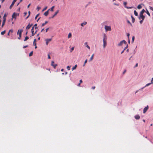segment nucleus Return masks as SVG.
<instances>
[{
  "instance_id": "f257e3e1",
  "label": "nucleus",
  "mask_w": 153,
  "mask_h": 153,
  "mask_svg": "<svg viewBox=\"0 0 153 153\" xmlns=\"http://www.w3.org/2000/svg\"><path fill=\"white\" fill-rule=\"evenodd\" d=\"M104 38L103 39V47L104 48H105L107 45V38L106 36V35L104 34Z\"/></svg>"
},
{
  "instance_id": "f03ea898",
  "label": "nucleus",
  "mask_w": 153,
  "mask_h": 153,
  "mask_svg": "<svg viewBox=\"0 0 153 153\" xmlns=\"http://www.w3.org/2000/svg\"><path fill=\"white\" fill-rule=\"evenodd\" d=\"M123 43L126 45L127 44V42L125 40H123L122 41H121L119 43L118 45V46H120L122 45Z\"/></svg>"
},
{
  "instance_id": "7ed1b4c3",
  "label": "nucleus",
  "mask_w": 153,
  "mask_h": 153,
  "mask_svg": "<svg viewBox=\"0 0 153 153\" xmlns=\"http://www.w3.org/2000/svg\"><path fill=\"white\" fill-rule=\"evenodd\" d=\"M105 28L106 31H111V27L110 26H107L106 25H105Z\"/></svg>"
},
{
  "instance_id": "20e7f679",
  "label": "nucleus",
  "mask_w": 153,
  "mask_h": 153,
  "mask_svg": "<svg viewBox=\"0 0 153 153\" xmlns=\"http://www.w3.org/2000/svg\"><path fill=\"white\" fill-rule=\"evenodd\" d=\"M22 31H23V30H18V31L17 32V34L18 35H19V36L20 37L19 39H20V38L21 37L22 33Z\"/></svg>"
},
{
  "instance_id": "39448f33",
  "label": "nucleus",
  "mask_w": 153,
  "mask_h": 153,
  "mask_svg": "<svg viewBox=\"0 0 153 153\" xmlns=\"http://www.w3.org/2000/svg\"><path fill=\"white\" fill-rule=\"evenodd\" d=\"M145 18V16L143 15V14H140V16L139 17V19H141L143 20H144Z\"/></svg>"
},
{
  "instance_id": "423d86ee",
  "label": "nucleus",
  "mask_w": 153,
  "mask_h": 153,
  "mask_svg": "<svg viewBox=\"0 0 153 153\" xmlns=\"http://www.w3.org/2000/svg\"><path fill=\"white\" fill-rule=\"evenodd\" d=\"M52 40L51 39H46L45 40V41L46 42V44L47 45L49 42H50Z\"/></svg>"
},
{
  "instance_id": "0eeeda50",
  "label": "nucleus",
  "mask_w": 153,
  "mask_h": 153,
  "mask_svg": "<svg viewBox=\"0 0 153 153\" xmlns=\"http://www.w3.org/2000/svg\"><path fill=\"white\" fill-rule=\"evenodd\" d=\"M149 108V106L147 105L146 107H145L143 109V113H145L147 111Z\"/></svg>"
},
{
  "instance_id": "6e6552de",
  "label": "nucleus",
  "mask_w": 153,
  "mask_h": 153,
  "mask_svg": "<svg viewBox=\"0 0 153 153\" xmlns=\"http://www.w3.org/2000/svg\"><path fill=\"white\" fill-rule=\"evenodd\" d=\"M34 28V27H32V29H31V33H32V36H34L35 34V33H34V31L33 30Z\"/></svg>"
},
{
  "instance_id": "1a4fd4ad",
  "label": "nucleus",
  "mask_w": 153,
  "mask_h": 153,
  "mask_svg": "<svg viewBox=\"0 0 153 153\" xmlns=\"http://www.w3.org/2000/svg\"><path fill=\"white\" fill-rule=\"evenodd\" d=\"M127 4V2H124L123 3L124 5L125 6V7L126 8H127V9H129V8H132V7H127L126 6Z\"/></svg>"
},
{
  "instance_id": "9d476101",
  "label": "nucleus",
  "mask_w": 153,
  "mask_h": 153,
  "mask_svg": "<svg viewBox=\"0 0 153 153\" xmlns=\"http://www.w3.org/2000/svg\"><path fill=\"white\" fill-rule=\"evenodd\" d=\"M33 25L32 24H29L27 26V27H26V29L27 30H28L29 29L30 27Z\"/></svg>"
},
{
  "instance_id": "9b49d317",
  "label": "nucleus",
  "mask_w": 153,
  "mask_h": 153,
  "mask_svg": "<svg viewBox=\"0 0 153 153\" xmlns=\"http://www.w3.org/2000/svg\"><path fill=\"white\" fill-rule=\"evenodd\" d=\"M59 10H57L55 13L52 16V17H51V18H53L55 16L59 13Z\"/></svg>"
},
{
  "instance_id": "f8f14e48",
  "label": "nucleus",
  "mask_w": 153,
  "mask_h": 153,
  "mask_svg": "<svg viewBox=\"0 0 153 153\" xmlns=\"http://www.w3.org/2000/svg\"><path fill=\"white\" fill-rule=\"evenodd\" d=\"M16 15L17 14L15 13H14L12 15V18L16 19Z\"/></svg>"
},
{
  "instance_id": "ddd939ff",
  "label": "nucleus",
  "mask_w": 153,
  "mask_h": 153,
  "mask_svg": "<svg viewBox=\"0 0 153 153\" xmlns=\"http://www.w3.org/2000/svg\"><path fill=\"white\" fill-rule=\"evenodd\" d=\"M50 10V9H48V11H46L44 13V15L45 16H47L48 15V13H48V11L49 10Z\"/></svg>"
},
{
  "instance_id": "4468645a",
  "label": "nucleus",
  "mask_w": 153,
  "mask_h": 153,
  "mask_svg": "<svg viewBox=\"0 0 153 153\" xmlns=\"http://www.w3.org/2000/svg\"><path fill=\"white\" fill-rule=\"evenodd\" d=\"M84 44L85 45V46L86 47L88 48L89 50L90 49V47L88 45V43L87 42H85Z\"/></svg>"
},
{
  "instance_id": "2eb2a0df",
  "label": "nucleus",
  "mask_w": 153,
  "mask_h": 153,
  "mask_svg": "<svg viewBox=\"0 0 153 153\" xmlns=\"http://www.w3.org/2000/svg\"><path fill=\"white\" fill-rule=\"evenodd\" d=\"M87 24V22H84L83 23L81 24V25L83 27L84 25H85Z\"/></svg>"
},
{
  "instance_id": "dca6fc26",
  "label": "nucleus",
  "mask_w": 153,
  "mask_h": 153,
  "mask_svg": "<svg viewBox=\"0 0 153 153\" xmlns=\"http://www.w3.org/2000/svg\"><path fill=\"white\" fill-rule=\"evenodd\" d=\"M135 118L137 120H138L140 118V116L138 115H136L135 116Z\"/></svg>"
},
{
  "instance_id": "f3484780",
  "label": "nucleus",
  "mask_w": 153,
  "mask_h": 153,
  "mask_svg": "<svg viewBox=\"0 0 153 153\" xmlns=\"http://www.w3.org/2000/svg\"><path fill=\"white\" fill-rule=\"evenodd\" d=\"M145 12H146L145 10L144 9H143L140 12V14H143V13Z\"/></svg>"
},
{
  "instance_id": "a211bd4d",
  "label": "nucleus",
  "mask_w": 153,
  "mask_h": 153,
  "mask_svg": "<svg viewBox=\"0 0 153 153\" xmlns=\"http://www.w3.org/2000/svg\"><path fill=\"white\" fill-rule=\"evenodd\" d=\"M15 3V2H14L13 1V2H12V4H11V5H10V9H11L12 8V7L14 5Z\"/></svg>"
},
{
  "instance_id": "6ab92c4d",
  "label": "nucleus",
  "mask_w": 153,
  "mask_h": 153,
  "mask_svg": "<svg viewBox=\"0 0 153 153\" xmlns=\"http://www.w3.org/2000/svg\"><path fill=\"white\" fill-rule=\"evenodd\" d=\"M94 55V54H93V55L91 56V57L90 58V60H89V61H90V62L93 59Z\"/></svg>"
},
{
  "instance_id": "aec40b11",
  "label": "nucleus",
  "mask_w": 153,
  "mask_h": 153,
  "mask_svg": "<svg viewBox=\"0 0 153 153\" xmlns=\"http://www.w3.org/2000/svg\"><path fill=\"white\" fill-rule=\"evenodd\" d=\"M71 37H72L71 34V33H70L68 34V38L69 39V38H71Z\"/></svg>"
},
{
  "instance_id": "412c9836",
  "label": "nucleus",
  "mask_w": 153,
  "mask_h": 153,
  "mask_svg": "<svg viewBox=\"0 0 153 153\" xmlns=\"http://www.w3.org/2000/svg\"><path fill=\"white\" fill-rule=\"evenodd\" d=\"M48 23V22L47 21H46L45 23H43L42 25V27L44 26L46 24Z\"/></svg>"
},
{
  "instance_id": "4be33fe9",
  "label": "nucleus",
  "mask_w": 153,
  "mask_h": 153,
  "mask_svg": "<svg viewBox=\"0 0 153 153\" xmlns=\"http://www.w3.org/2000/svg\"><path fill=\"white\" fill-rule=\"evenodd\" d=\"M5 22L6 20H5V19L4 20H3L2 25V27H3L4 25Z\"/></svg>"
},
{
  "instance_id": "5701e85b",
  "label": "nucleus",
  "mask_w": 153,
  "mask_h": 153,
  "mask_svg": "<svg viewBox=\"0 0 153 153\" xmlns=\"http://www.w3.org/2000/svg\"><path fill=\"white\" fill-rule=\"evenodd\" d=\"M134 13L136 16H137L138 15V13L135 10L134 11Z\"/></svg>"
},
{
  "instance_id": "b1692460",
  "label": "nucleus",
  "mask_w": 153,
  "mask_h": 153,
  "mask_svg": "<svg viewBox=\"0 0 153 153\" xmlns=\"http://www.w3.org/2000/svg\"><path fill=\"white\" fill-rule=\"evenodd\" d=\"M36 39H34V40L33 42V45H36Z\"/></svg>"
},
{
  "instance_id": "393cba45",
  "label": "nucleus",
  "mask_w": 153,
  "mask_h": 153,
  "mask_svg": "<svg viewBox=\"0 0 153 153\" xmlns=\"http://www.w3.org/2000/svg\"><path fill=\"white\" fill-rule=\"evenodd\" d=\"M77 67V65H76L73 68H72V70H75L76 68Z\"/></svg>"
},
{
  "instance_id": "a878e982",
  "label": "nucleus",
  "mask_w": 153,
  "mask_h": 153,
  "mask_svg": "<svg viewBox=\"0 0 153 153\" xmlns=\"http://www.w3.org/2000/svg\"><path fill=\"white\" fill-rule=\"evenodd\" d=\"M5 32H6V31H5V30H4V31H2L1 32V35H3L5 33Z\"/></svg>"
},
{
  "instance_id": "bb28decb",
  "label": "nucleus",
  "mask_w": 153,
  "mask_h": 153,
  "mask_svg": "<svg viewBox=\"0 0 153 153\" xmlns=\"http://www.w3.org/2000/svg\"><path fill=\"white\" fill-rule=\"evenodd\" d=\"M131 19H132V22L133 23H134L135 21L134 18L133 17V16H131Z\"/></svg>"
},
{
  "instance_id": "cd10ccee",
  "label": "nucleus",
  "mask_w": 153,
  "mask_h": 153,
  "mask_svg": "<svg viewBox=\"0 0 153 153\" xmlns=\"http://www.w3.org/2000/svg\"><path fill=\"white\" fill-rule=\"evenodd\" d=\"M146 13H147V14L149 16H150V14L149 13V11L147 10V9H146Z\"/></svg>"
},
{
  "instance_id": "c85d7f7f",
  "label": "nucleus",
  "mask_w": 153,
  "mask_h": 153,
  "mask_svg": "<svg viewBox=\"0 0 153 153\" xmlns=\"http://www.w3.org/2000/svg\"><path fill=\"white\" fill-rule=\"evenodd\" d=\"M142 6H141V5H139L138 6H137V8L138 9H140L141 8H142Z\"/></svg>"
},
{
  "instance_id": "c756f323",
  "label": "nucleus",
  "mask_w": 153,
  "mask_h": 153,
  "mask_svg": "<svg viewBox=\"0 0 153 153\" xmlns=\"http://www.w3.org/2000/svg\"><path fill=\"white\" fill-rule=\"evenodd\" d=\"M29 38V37L28 36H26L25 37V39L24 40V41H26Z\"/></svg>"
},
{
  "instance_id": "7c9ffc66",
  "label": "nucleus",
  "mask_w": 153,
  "mask_h": 153,
  "mask_svg": "<svg viewBox=\"0 0 153 153\" xmlns=\"http://www.w3.org/2000/svg\"><path fill=\"white\" fill-rule=\"evenodd\" d=\"M54 8V6H52L51 9V11H53V9Z\"/></svg>"
},
{
  "instance_id": "2f4dec72",
  "label": "nucleus",
  "mask_w": 153,
  "mask_h": 153,
  "mask_svg": "<svg viewBox=\"0 0 153 153\" xmlns=\"http://www.w3.org/2000/svg\"><path fill=\"white\" fill-rule=\"evenodd\" d=\"M6 15L5 14H4V15L3 16V20H4L5 19V20H6Z\"/></svg>"
},
{
  "instance_id": "473e14b6",
  "label": "nucleus",
  "mask_w": 153,
  "mask_h": 153,
  "mask_svg": "<svg viewBox=\"0 0 153 153\" xmlns=\"http://www.w3.org/2000/svg\"><path fill=\"white\" fill-rule=\"evenodd\" d=\"M33 52L32 51L31 52H30V53H29V56H32L33 55Z\"/></svg>"
},
{
  "instance_id": "72a5a7b5",
  "label": "nucleus",
  "mask_w": 153,
  "mask_h": 153,
  "mask_svg": "<svg viewBox=\"0 0 153 153\" xmlns=\"http://www.w3.org/2000/svg\"><path fill=\"white\" fill-rule=\"evenodd\" d=\"M153 83V82H152L151 83H148L146 85V86H145V87H146V86H149V85H150L151 83Z\"/></svg>"
},
{
  "instance_id": "f704fd0d",
  "label": "nucleus",
  "mask_w": 153,
  "mask_h": 153,
  "mask_svg": "<svg viewBox=\"0 0 153 153\" xmlns=\"http://www.w3.org/2000/svg\"><path fill=\"white\" fill-rule=\"evenodd\" d=\"M37 24H35L34 25V26H33V27H35V29H37V28H38L37 27H36V26H37Z\"/></svg>"
},
{
  "instance_id": "c9c22d12",
  "label": "nucleus",
  "mask_w": 153,
  "mask_h": 153,
  "mask_svg": "<svg viewBox=\"0 0 153 153\" xmlns=\"http://www.w3.org/2000/svg\"><path fill=\"white\" fill-rule=\"evenodd\" d=\"M71 67V66H68L67 67V69L68 70H70V68Z\"/></svg>"
},
{
  "instance_id": "e433bc0d",
  "label": "nucleus",
  "mask_w": 153,
  "mask_h": 153,
  "mask_svg": "<svg viewBox=\"0 0 153 153\" xmlns=\"http://www.w3.org/2000/svg\"><path fill=\"white\" fill-rule=\"evenodd\" d=\"M28 14H28V16L26 18V19H27L28 18V17H29V16L30 14V11H29V12H28Z\"/></svg>"
},
{
  "instance_id": "4c0bfd02",
  "label": "nucleus",
  "mask_w": 153,
  "mask_h": 153,
  "mask_svg": "<svg viewBox=\"0 0 153 153\" xmlns=\"http://www.w3.org/2000/svg\"><path fill=\"white\" fill-rule=\"evenodd\" d=\"M57 65V64L53 65H52L54 68H55L56 67Z\"/></svg>"
},
{
  "instance_id": "58836bf2",
  "label": "nucleus",
  "mask_w": 153,
  "mask_h": 153,
  "mask_svg": "<svg viewBox=\"0 0 153 153\" xmlns=\"http://www.w3.org/2000/svg\"><path fill=\"white\" fill-rule=\"evenodd\" d=\"M74 47H72L71 49V52H72L74 50Z\"/></svg>"
},
{
  "instance_id": "ea45409f",
  "label": "nucleus",
  "mask_w": 153,
  "mask_h": 153,
  "mask_svg": "<svg viewBox=\"0 0 153 153\" xmlns=\"http://www.w3.org/2000/svg\"><path fill=\"white\" fill-rule=\"evenodd\" d=\"M127 22H128V23H129V24H130L131 26H132V24L130 22L129 20H128V21H127Z\"/></svg>"
},
{
  "instance_id": "a19ab883",
  "label": "nucleus",
  "mask_w": 153,
  "mask_h": 153,
  "mask_svg": "<svg viewBox=\"0 0 153 153\" xmlns=\"http://www.w3.org/2000/svg\"><path fill=\"white\" fill-rule=\"evenodd\" d=\"M47 7H45V8H44V9H43V10H42V11H44V10H46V9H47Z\"/></svg>"
},
{
  "instance_id": "79ce46f5",
  "label": "nucleus",
  "mask_w": 153,
  "mask_h": 153,
  "mask_svg": "<svg viewBox=\"0 0 153 153\" xmlns=\"http://www.w3.org/2000/svg\"><path fill=\"white\" fill-rule=\"evenodd\" d=\"M39 14H38L37 15H36V16H35V19H36L37 18V17L39 16Z\"/></svg>"
},
{
  "instance_id": "37998d69",
  "label": "nucleus",
  "mask_w": 153,
  "mask_h": 153,
  "mask_svg": "<svg viewBox=\"0 0 153 153\" xmlns=\"http://www.w3.org/2000/svg\"><path fill=\"white\" fill-rule=\"evenodd\" d=\"M149 8H150V9L151 10H152L153 11V7H150V6L149 7Z\"/></svg>"
},
{
  "instance_id": "c03bdc74",
  "label": "nucleus",
  "mask_w": 153,
  "mask_h": 153,
  "mask_svg": "<svg viewBox=\"0 0 153 153\" xmlns=\"http://www.w3.org/2000/svg\"><path fill=\"white\" fill-rule=\"evenodd\" d=\"M54 62L53 61H52L51 62V65L52 66L53 65H54Z\"/></svg>"
},
{
  "instance_id": "a18cd8bd",
  "label": "nucleus",
  "mask_w": 153,
  "mask_h": 153,
  "mask_svg": "<svg viewBox=\"0 0 153 153\" xmlns=\"http://www.w3.org/2000/svg\"><path fill=\"white\" fill-rule=\"evenodd\" d=\"M126 47L124 48V49L123 50H124V51L126 49V48H127V47H128V45H127V44H126Z\"/></svg>"
},
{
  "instance_id": "49530a36",
  "label": "nucleus",
  "mask_w": 153,
  "mask_h": 153,
  "mask_svg": "<svg viewBox=\"0 0 153 153\" xmlns=\"http://www.w3.org/2000/svg\"><path fill=\"white\" fill-rule=\"evenodd\" d=\"M48 59H51V57H50V55L49 54H48Z\"/></svg>"
},
{
  "instance_id": "de8ad7c7",
  "label": "nucleus",
  "mask_w": 153,
  "mask_h": 153,
  "mask_svg": "<svg viewBox=\"0 0 153 153\" xmlns=\"http://www.w3.org/2000/svg\"><path fill=\"white\" fill-rule=\"evenodd\" d=\"M134 38H135L134 37V36H133L132 37V40L133 42L134 41Z\"/></svg>"
},
{
  "instance_id": "09e8293b",
  "label": "nucleus",
  "mask_w": 153,
  "mask_h": 153,
  "mask_svg": "<svg viewBox=\"0 0 153 153\" xmlns=\"http://www.w3.org/2000/svg\"><path fill=\"white\" fill-rule=\"evenodd\" d=\"M143 20L142 19V20H140V23L141 24L142 23V22H143Z\"/></svg>"
},
{
  "instance_id": "8fccbe9b",
  "label": "nucleus",
  "mask_w": 153,
  "mask_h": 153,
  "mask_svg": "<svg viewBox=\"0 0 153 153\" xmlns=\"http://www.w3.org/2000/svg\"><path fill=\"white\" fill-rule=\"evenodd\" d=\"M9 32H11V33H13V30H10L9 31Z\"/></svg>"
},
{
  "instance_id": "3c124183",
  "label": "nucleus",
  "mask_w": 153,
  "mask_h": 153,
  "mask_svg": "<svg viewBox=\"0 0 153 153\" xmlns=\"http://www.w3.org/2000/svg\"><path fill=\"white\" fill-rule=\"evenodd\" d=\"M49 28H48L47 29H46V32H47L48 31V30H49Z\"/></svg>"
},
{
  "instance_id": "603ef678",
  "label": "nucleus",
  "mask_w": 153,
  "mask_h": 153,
  "mask_svg": "<svg viewBox=\"0 0 153 153\" xmlns=\"http://www.w3.org/2000/svg\"><path fill=\"white\" fill-rule=\"evenodd\" d=\"M87 62V59H86L85 61L84 62V63H85V64Z\"/></svg>"
},
{
  "instance_id": "864d4df0",
  "label": "nucleus",
  "mask_w": 153,
  "mask_h": 153,
  "mask_svg": "<svg viewBox=\"0 0 153 153\" xmlns=\"http://www.w3.org/2000/svg\"><path fill=\"white\" fill-rule=\"evenodd\" d=\"M138 63H136V65H135V67H137V66H138Z\"/></svg>"
},
{
  "instance_id": "5fc2aeb1",
  "label": "nucleus",
  "mask_w": 153,
  "mask_h": 153,
  "mask_svg": "<svg viewBox=\"0 0 153 153\" xmlns=\"http://www.w3.org/2000/svg\"><path fill=\"white\" fill-rule=\"evenodd\" d=\"M127 36L128 37V39H129V33H127Z\"/></svg>"
},
{
  "instance_id": "6e6d98bb",
  "label": "nucleus",
  "mask_w": 153,
  "mask_h": 153,
  "mask_svg": "<svg viewBox=\"0 0 153 153\" xmlns=\"http://www.w3.org/2000/svg\"><path fill=\"white\" fill-rule=\"evenodd\" d=\"M28 47L27 45L23 47V48H25Z\"/></svg>"
},
{
  "instance_id": "4d7b16f0",
  "label": "nucleus",
  "mask_w": 153,
  "mask_h": 153,
  "mask_svg": "<svg viewBox=\"0 0 153 153\" xmlns=\"http://www.w3.org/2000/svg\"><path fill=\"white\" fill-rule=\"evenodd\" d=\"M27 14V12H25L24 13V16H25Z\"/></svg>"
},
{
  "instance_id": "13d9d810",
  "label": "nucleus",
  "mask_w": 153,
  "mask_h": 153,
  "mask_svg": "<svg viewBox=\"0 0 153 153\" xmlns=\"http://www.w3.org/2000/svg\"><path fill=\"white\" fill-rule=\"evenodd\" d=\"M41 8L40 7H37V9L38 11Z\"/></svg>"
},
{
  "instance_id": "bf43d9fd",
  "label": "nucleus",
  "mask_w": 153,
  "mask_h": 153,
  "mask_svg": "<svg viewBox=\"0 0 153 153\" xmlns=\"http://www.w3.org/2000/svg\"><path fill=\"white\" fill-rule=\"evenodd\" d=\"M30 4H29L28 5V6H27V8H29V7H30Z\"/></svg>"
},
{
  "instance_id": "052dcab7",
  "label": "nucleus",
  "mask_w": 153,
  "mask_h": 153,
  "mask_svg": "<svg viewBox=\"0 0 153 153\" xmlns=\"http://www.w3.org/2000/svg\"><path fill=\"white\" fill-rule=\"evenodd\" d=\"M95 88V86H93L92 88L93 89H94Z\"/></svg>"
},
{
  "instance_id": "680f3d73",
  "label": "nucleus",
  "mask_w": 153,
  "mask_h": 153,
  "mask_svg": "<svg viewBox=\"0 0 153 153\" xmlns=\"http://www.w3.org/2000/svg\"><path fill=\"white\" fill-rule=\"evenodd\" d=\"M36 45H35L34 46H35V49H36L37 48V47L36 46Z\"/></svg>"
},
{
  "instance_id": "e2e57ef3",
  "label": "nucleus",
  "mask_w": 153,
  "mask_h": 153,
  "mask_svg": "<svg viewBox=\"0 0 153 153\" xmlns=\"http://www.w3.org/2000/svg\"><path fill=\"white\" fill-rule=\"evenodd\" d=\"M124 51H124V50H123V51L121 52V54L123 53L124 52Z\"/></svg>"
},
{
  "instance_id": "0e129e2a",
  "label": "nucleus",
  "mask_w": 153,
  "mask_h": 153,
  "mask_svg": "<svg viewBox=\"0 0 153 153\" xmlns=\"http://www.w3.org/2000/svg\"><path fill=\"white\" fill-rule=\"evenodd\" d=\"M79 82H80V83H82V80L81 79L79 81Z\"/></svg>"
},
{
  "instance_id": "69168bd1",
  "label": "nucleus",
  "mask_w": 153,
  "mask_h": 153,
  "mask_svg": "<svg viewBox=\"0 0 153 153\" xmlns=\"http://www.w3.org/2000/svg\"><path fill=\"white\" fill-rule=\"evenodd\" d=\"M44 28H43L41 30V32H42L43 31H44Z\"/></svg>"
},
{
  "instance_id": "338daca9",
  "label": "nucleus",
  "mask_w": 153,
  "mask_h": 153,
  "mask_svg": "<svg viewBox=\"0 0 153 153\" xmlns=\"http://www.w3.org/2000/svg\"><path fill=\"white\" fill-rule=\"evenodd\" d=\"M17 0H13V2H15Z\"/></svg>"
},
{
  "instance_id": "774afa93",
  "label": "nucleus",
  "mask_w": 153,
  "mask_h": 153,
  "mask_svg": "<svg viewBox=\"0 0 153 153\" xmlns=\"http://www.w3.org/2000/svg\"><path fill=\"white\" fill-rule=\"evenodd\" d=\"M153 81V77L152 78L151 80V82H152Z\"/></svg>"
}]
</instances>
